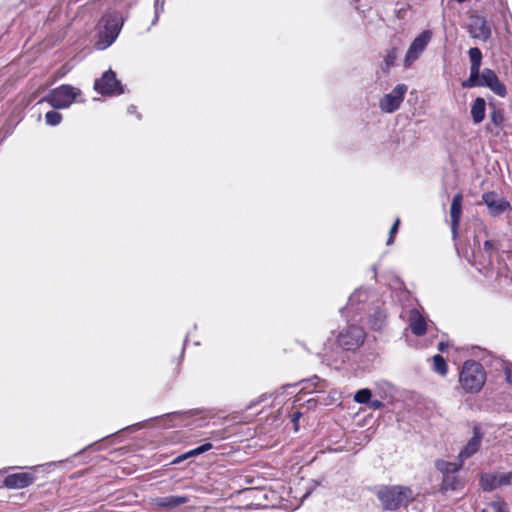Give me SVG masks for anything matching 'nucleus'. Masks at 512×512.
I'll return each instance as SVG.
<instances>
[{
    "label": "nucleus",
    "instance_id": "obj_14",
    "mask_svg": "<svg viewBox=\"0 0 512 512\" xmlns=\"http://www.w3.org/2000/svg\"><path fill=\"white\" fill-rule=\"evenodd\" d=\"M482 433L478 427H474L473 436L465 445V447L459 452L457 456V462L463 465L464 461L474 454H476L481 446Z\"/></svg>",
    "mask_w": 512,
    "mask_h": 512
},
{
    "label": "nucleus",
    "instance_id": "obj_39",
    "mask_svg": "<svg viewBox=\"0 0 512 512\" xmlns=\"http://www.w3.org/2000/svg\"><path fill=\"white\" fill-rule=\"evenodd\" d=\"M170 416L176 417V416H178V414L177 413H172Z\"/></svg>",
    "mask_w": 512,
    "mask_h": 512
},
{
    "label": "nucleus",
    "instance_id": "obj_22",
    "mask_svg": "<svg viewBox=\"0 0 512 512\" xmlns=\"http://www.w3.org/2000/svg\"><path fill=\"white\" fill-rule=\"evenodd\" d=\"M486 102L483 98L477 97L471 105V117L475 124L481 123L485 118Z\"/></svg>",
    "mask_w": 512,
    "mask_h": 512
},
{
    "label": "nucleus",
    "instance_id": "obj_10",
    "mask_svg": "<svg viewBox=\"0 0 512 512\" xmlns=\"http://www.w3.org/2000/svg\"><path fill=\"white\" fill-rule=\"evenodd\" d=\"M365 338L363 329L356 325H350L338 336V344L345 350H355L360 347Z\"/></svg>",
    "mask_w": 512,
    "mask_h": 512
},
{
    "label": "nucleus",
    "instance_id": "obj_32",
    "mask_svg": "<svg viewBox=\"0 0 512 512\" xmlns=\"http://www.w3.org/2000/svg\"><path fill=\"white\" fill-rule=\"evenodd\" d=\"M494 247V243L490 240H486L485 243H484V249L485 251L489 252L493 249Z\"/></svg>",
    "mask_w": 512,
    "mask_h": 512
},
{
    "label": "nucleus",
    "instance_id": "obj_16",
    "mask_svg": "<svg viewBox=\"0 0 512 512\" xmlns=\"http://www.w3.org/2000/svg\"><path fill=\"white\" fill-rule=\"evenodd\" d=\"M35 476L29 472H19L5 477L4 485L9 489H22L31 485Z\"/></svg>",
    "mask_w": 512,
    "mask_h": 512
},
{
    "label": "nucleus",
    "instance_id": "obj_18",
    "mask_svg": "<svg viewBox=\"0 0 512 512\" xmlns=\"http://www.w3.org/2000/svg\"><path fill=\"white\" fill-rule=\"evenodd\" d=\"M408 324L411 332L416 336H422L427 331L425 317L417 309H411L409 311Z\"/></svg>",
    "mask_w": 512,
    "mask_h": 512
},
{
    "label": "nucleus",
    "instance_id": "obj_19",
    "mask_svg": "<svg viewBox=\"0 0 512 512\" xmlns=\"http://www.w3.org/2000/svg\"><path fill=\"white\" fill-rule=\"evenodd\" d=\"M462 199H463L462 194L458 193L453 197L452 203H451V208H450L451 231H452L454 238H456V236H457L458 225H459L460 218H461Z\"/></svg>",
    "mask_w": 512,
    "mask_h": 512
},
{
    "label": "nucleus",
    "instance_id": "obj_24",
    "mask_svg": "<svg viewBox=\"0 0 512 512\" xmlns=\"http://www.w3.org/2000/svg\"><path fill=\"white\" fill-rule=\"evenodd\" d=\"M210 449H212V444L211 443H205V444L200 445L199 447H197L195 449H192V450L188 451L184 455L180 456L176 462H178L181 459H187L189 457H194V456L200 455V454H202L204 452L209 451Z\"/></svg>",
    "mask_w": 512,
    "mask_h": 512
},
{
    "label": "nucleus",
    "instance_id": "obj_38",
    "mask_svg": "<svg viewBox=\"0 0 512 512\" xmlns=\"http://www.w3.org/2000/svg\"><path fill=\"white\" fill-rule=\"evenodd\" d=\"M381 405H382V404H381V402H380V401H378V400H375V401H373V403H372V407H375V408H378V407H380Z\"/></svg>",
    "mask_w": 512,
    "mask_h": 512
},
{
    "label": "nucleus",
    "instance_id": "obj_2",
    "mask_svg": "<svg viewBox=\"0 0 512 512\" xmlns=\"http://www.w3.org/2000/svg\"><path fill=\"white\" fill-rule=\"evenodd\" d=\"M377 497L385 510L394 511L408 505L413 500V492L407 486H383L378 490Z\"/></svg>",
    "mask_w": 512,
    "mask_h": 512
},
{
    "label": "nucleus",
    "instance_id": "obj_3",
    "mask_svg": "<svg viewBox=\"0 0 512 512\" xmlns=\"http://www.w3.org/2000/svg\"><path fill=\"white\" fill-rule=\"evenodd\" d=\"M485 381L486 372L479 362L474 360L464 362L459 373V383L465 392H479L484 386Z\"/></svg>",
    "mask_w": 512,
    "mask_h": 512
},
{
    "label": "nucleus",
    "instance_id": "obj_27",
    "mask_svg": "<svg viewBox=\"0 0 512 512\" xmlns=\"http://www.w3.org/2000/svg\"><path fill=\"white\" fill-rule=\"evenodd\" d=\"M62 120V115L59 112L56 111H48L45 114V121L50 126H56L60 124Z\"/></svg>",
    "mask_w": 512,
    "mask_h": 512
},
{
    "label": "nucleus",
    "instance_id": "obj_11",
    "mask_svg": "<svg viewBox=\"0 0 512 512\" xmlns=\"http://www.w3.org/2000/svg\"><path fill=\"white\" fill-rule=\"evenodd\" d=\"M482 200L492 216H499L510 209V203L495 192L484 193L482 195Z\"/></svg>",
    "mask_w": 512,
    "mask_h": 512
},
{
    "label": "nucleus",
    "instance_id": "obj_12",
    "mask_svg": "<svg viewBox=\"0 0 512 512\" xmlns=\"http://www.w3.org/2000/svg\"><path fill=\"white\" fill-rule=\"evenodd\" d=\"M387 321V313L383 307V303L377 300L375 303L373 302V306L369 309L368 312V322L369 327L375 331H379L383 329L386 325Z\"/></svg>",
    "mask_w": 512,
    "mask_h": 512
},
{
    "label": "nucleus",
    "instance_id": "obj_29",
    "mask_svg": "<svg viewBox=\"0 0 512 512\" xmlns=\"http://www.w3.org/2000/svg\"><path fill=\"white\" fill-rule=\"evenodd\" d=\"M491 121L496 125L500 126L504 121V115L501 110H493L490 114Z\"/></svg>",
    "mask_w": 512,
    "mask_h": 512
},
{
    "label": "nucleus",
    "instance_id": "obj_21",
    "mask_svg": "<svg viewBox=\"0 0 512 512\" xmlns=\"http://www.w3.org/2000/svg\"><path fill=\"white\" fill-rule=\"evenodd\" d=\"M468 54L471 63L469 77H472V79H474L477 73L480 72L483 56L481 50L477 47L470 48Z\"/></svg>",
    "mask_w": 512,
    "mask_h": 512
},
{
    "label": "nucleus",
    "instance_id": "obj_23",
    "mask_svg": "<svg viewBox=\"0 0 512 512\" xmlns=\"http://www.w3.org/2000/svg\"><path fill=\"white\" fill-rule=\"evenodd\" d=\"M433 369L435 372H437L441 376H445L447 374L448 367H447L446 361L439 354L433 356Z\"/></svg>",
    "mask_w": 512,
    "mask_h": 512
},
{
    "label": "nucleus",
    "instance_id": "obj_6",
    "mask_svg": "<svg viewBox=\"0 0 512 512\" xmlns=\"http://www.w3.org/2000/svg\"><path fill=\"white\" fill-rule=\"evenodd\" d=\"M81 90L69 84H63L49 92L43 99L48 102L54 109H66L70 107L81 96ZM80 99L79 102H83Z\"/></svg>",
    "mask_w": 512,
    "mask_h": 512
},
{
    "label": "nucleus",
    "instance_id": "obj_36",
    "mask_svg": "<svg viewBox=\"0 0 512 512\" xmlns=\"http://www.w3.org/2000/svg\"><path fill=\"white\" fill-rule=\"evenodd\" d=\"M300 416H301V413H300V412H296V413H294V414H293V416H292V421H293L294 423H296V422L298 421V419L300 418Z\"/></svg>",
    "mask_w": 512,
    "mask_h": 512
},
{
    "label": "nucleus",
    "instance_id": "obj_28",
    "mask_svg": "<svg viewBox=\"0 0 512 512\" xmlns=\"http://www.w3.org/2000/svg\"><path fill=\"white\" fill-rule=\"evenodd\" d=\"M371 396H372V394H371V391L369 389H360V390H358L355 393L354 400L357 403L364 404V403H368L369 402Z\"/></svg>",
    "mask_w": 512,
    "mask_h": 512
},
{
    "label": "nucleus",
    "instance_id": "obj_5",
    "mask_svg": "<svg viewBox=\"0 0 512 512\" xmlns=\"http://www.w3.org/2000/svg\"><path fill=\"white\" fill-rule=\"evenodd\" d=\"M462 87H487L500 97H505L507 94L505 85L499 80L496 73L489 68H484L482 71L477 73L474 79H472V77H468L462 82Z\"/></svg>",
    "mask_w": 512,
    "mask_h": 512
},
{
    "label": "nucleus",
    "instance_id": "obj_15",
    "mask_svg": "<svg viewBox=\"0 0 512 512\" xmlns=\"http://www.w3.org/2000/svg\"><path fill=\"white\" fill-rule=\"evenodd\" d=\"M472 38L487 41L491 36V29L483 17H473L468 27Z\"/></svg>",
    "mask_w": 512,
    "mask_h": 512
},
{
    "label": "nucleus",
    "instance_id": "obj_9",
    "mask_svg": "<svg viewBox=\"0 0 512 512\" xmlns=\"http://www.w3.org/2000/svg\"><path fill=\"white\" fill-rule=\"evenodd\" d=\"M94 89L102 95H120L123 93V87L112 70L104 72L101 78L95 81Z\"/></svg>",
    "mask_w": 512,
    "mask_h": 512
},
{
    "label": "nucleus",
    "instance_id": "obj_13",
    "mask_svg": "<svg viewBox=\"0 0 512 512\" xmlns=\"http://www.w3.org/2000/svg\"><path fill=\"white\" fill-rule=\"evenodd\" d=\"M512 473L493 474L486 473L480 477V484L484 491H492L498 487L511 483Z\"/></svg>",
    "mask_w": 512,
    "mask_h": 512
},
{
    "label": "nucleus",
    "instance_id": "obj_37",
    "mask_svg": "<svg viewBox=\"0 0 512 512\" xmlns=\"http://www.w3.org/2000/svg\"><path fill=\"white\" fill-rule=\"evenodd\" d=\"M128 112H129L130 114L136 113V106L131 105V106L128 108Z\"/></svg>",
    "mask_w": 512,
    "mask_h": 512
},
{
    "label": "nucleus",
    "instance_id": "obj_25",
    "mask_svg": "<svg viewBox=\"0 0 512 512\" xmlns=\"http://www.w3.org/2000/svg\"><path fill=\"white\" fill-rule=\"evenodd\" d=\"M210 449H212V444L211 443H205V444L200 445L199 447H197L195 449H192V450L188 451L184 455L180 456L176 462H178L181 459H187L189 457H194V456L200 455V454H202L204 452L209 451Z\"/></svg>",
    "mask_w": 512,
    "mask_h": 512
},
{
    "label": "nucleus",
    "instance_id": "obj_17",
    "mask_svg": "<svg viewBox=\"0 0 512 512\" xmlns=\"http://www.w3.org/2000/svg\"><path fill=\"white\" fill-rule=\"evenodd\" d=\"M371 298L368 290L363 288L356 289L349 297L348 304L345 307L347 313L364 310L366 302Z\"/></svg>",
    "mask_w": 512,
    "mask_h": 512
},
{
    "label": "nucleus",
    "instance_id": "obj_4",
    "mask_svg": "<svg viewBox=\"0 0 512 512\" xmlns=\"http://www.w3.org/2000/svg\"><path fill=\"white\" fill-rule=\"evenodd\" d=\"M102 22L103 29L99 31L98 40L95 43L99 50H104L114 43L121 31L123 19L118 12L113 11L106 13Z\"/></svg>",
    "mask_w": 512,
    "mask_h": 512
},
{
    "label": "nucleus",
    "instance_id": "obj_35",
    "mask_svg": "<svg viewBox=\"0 0 512 512\" xmlns=\"http://www.w3.org/2000/svg\"><path fill=\"white\" fill-rule=\"evenodd\" d=\"M505 376H506V377H505V378H506V381H507L508 383H510V382H511V372H510V370H509V369H506V370H505Z\"/></svg>",
    "mask_w": 512,
    "mask_h": 512
},
{
    "label": "nucleus",
    "instance_id": "obj_7",
    "mask_svg": "<svg viewBox=\"0 0 512 512\" xmlns=\"http://www.w3.org/2000/svg\"><path fill=\"white\" fill-rule=\"evenodd\" d=\"M432 39V32L430 30L422 31L409 45L403 59L404 68H410L424 53L428 44Z\"/></svg>",
    "mask_w": 512,
    "mask_h": 512
},
{
    "label": "nucleus",
    "instance_id": "obj_1",
    "mask_svg": "<svg viewBox=\"0 0 512 512\" xmlns=\"http://www.w3.org/2000/svg\"><path fill=\"white\" fill-rule=\"evenodd\" d=\"M435 468L442 475L439 492L447 494L449 492H458L464 489L465 480L458 474L462 469L461 463L437 459L435 461Z\"/></svg>",
    "mask_w": 512,
    "mask_h": 512
},
{
    "label": "nucleus",
    "instance_id": "obj_30",
    "mask_svg": "<svg viewBox=\"0 0 512 512\" xmlns=\"http://www.w3.org/2000/svg\"><path fill=\"white\" fill-rule=\"evenodd\" d=\"M154 8H155V17L152 21V25H155L157 23L160 13L163 12L164 2H160V0H156Z\"/></svg>",
    "mask_w": 512,
    "mask_h": 512
},
{
    "label": "nucleus",
    "instance_id": "obj_34",
    "mask_svg": "<svg viewBox=\"0 0 512 512\" xmlns=\"http://www.w3.org/2000/svg\"><path fill=\"white\" fill-rule=\"evenodd\" d=\"M447 347H448V344H445L444 342H440L438 345V349L442 352L445 351L447 349Z\"/></svg>",
    "mask_w": 512,
    "mask_h": 512
},
{
    "label": "nucleus",
    "instance_id": "obj_8",
    "mask_svg": "<svg viewBox=\"0 0 512 512\" xmlns=\"http://www.w3.org/2000/svg\"><path fill=\"white\" fill-rule=\"evenodd\" d=\"M407 90L408 86L406 84L402 83L396 85L390 93L385 94L380 99V109L385 113H393L398 110L404 100Z\"/></svg>",
    "mask_w": 512,
    "mask_h": 512
},
{
    "label": "nucleus",
    "instance_id": "obj_33",
    "mask_svg": "<svg viewBox=\"0 0 512 512\" xmlns=\"http://www.w3.org/2000/svg\"><path fill=\"white\" fill-rule=\"evenodd\" d=\"M493 507L497 510V512H505L504 505L501 503L493 504Z\"/></svg>",
    "mask_w": 512,
    "mask_h": 512
},
{
    "label": "nucleus",
    "instance_id": "obj_26",
    "mask_svg": "<svg viewBox=\"0 0 512 512\" xmlns=\"http://www.w3.org/2000/svg\"><path fill=\"white\" fill-rule=\"evenodd\" d=\"M398 57L397 48L393 47L389 50H387L385 56H384V69L388 70L391 67L394 66L395 61Z\"/></svg>",
    "mask_w": 512,
    "mask_h": 512
},
{
    "label": "nucleus",
    "instance_id": "obj_20",
    "mask_svg": "<svg viewBox=\"0 0 512 512\" xmlns=\"http://www.w3.org/2000/svg\"><path fill=\"white\" fill-rule=\"evenodd\" d=\"M189 501L186 496L169 495L154 499V505L162 509H173Z\"/></svg>",
    "mask_w": 512,
    "mask_h": 512
},
{
    "label": "nucleus",
    "instance_id": "obj_31",
    "mask_svg": "<svg viewBox=\"0 0 512 512\" xmlns=\"http://www.w3.org/2000/svg\"><path fill=\"white\" fill-rule=\"evenodd\" d=\"M399 223H400V221H399V219H397L395 221V223L393 224V226L391 227V229L389 231V237H388V240H387V245H391L394 242V235L398 231Z\"/></svg>",
    "mask_w": 512,
    "mask_h": 512
}]
</instances>
